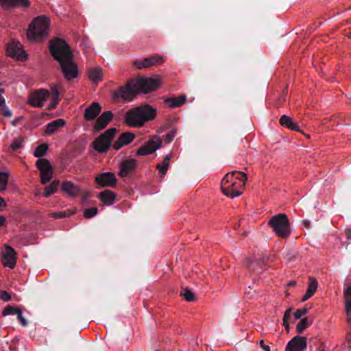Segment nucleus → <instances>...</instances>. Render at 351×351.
<instances>
[{
  "label": "nucleus",
  "mask_w": 351,
  "mask_h": 351,
  "mask_svg": "<svg viewBox=\"0 0 351 351\" xmlns=\"http://www.w3.org/2000/svg\"><path fill=\"white\" fill-rule=\"evenodd\" d=\"M21 140H16L12 144L11 147L13 149L16 150L21 147Z\"/></svg>",
  "instance_id": "37998d69"
},
{
  "label": "nucleus",
  "mask_w": 351,
  "mask_h": 351,
  "mask_svg": "<svg viewBox=\"0 0 351 351\" xmlns=\"http://www.w3.org/2000/svg\"><path fill=\"white\" fill-rule=\"evenodd\" d=\"M136 84L139 93L147 94L158 89L162 84V80L160 76L155 77H138L135 79Z\"/></svg>",
  "instance_id": "0eeeda50"
},
{
  "label": "nucleus",
  "mask_w": 351,
  "mask_h": 351,
  "mask_svg": "<svg viewBox=\"0 0 351 351\" xmlns=\"http://www.w3.org/2000/svg\"><path fill=\"white\" fill-rule=\"evenodd\" d=\"M247 175L242 171L228 173L222 179L221 189L222 193L232 198L239 196L245 187Z\"/></svg>",
  "instance_id": "7ed1b4c3"
},
{
  "label": "nucleus",
  "mask_w": 351,
  "mask_h": 351,
  "mask_svg": "<svg viewBox=\"0 0 351 351\" xmlns=\"http://www.w3.org/2000/svg\"><path fill=\"white\" fill-rule=\"evenodd\" d=\"M156 116V109L149 105L141 106L130 109L125 115V123L132 127H141L153 120Z\"/></svg>",
  "instance_id": "20e7f679"
},
{
  "label": "nucleus",
  "mask_w": 351,
  "mask_h": 351,
  "mask_svg": "<svg viewBox=\"0 0 351 351\" xmlns=\"http://www.w3.org/2000/svg\"><path fill=\"white\" fill-rule=\"evenodd\" d=\"M0 298L3 301L7 302L9 301L11 298L8 293L2 291L0 292Z\"/></svg>",
  "instance_id": "79ce46f5"
},
{
  "label": "nucleus",
  "mask_w": 351,
  "mask_h": 351,
  "mask_svg": "<svg viewBox=\"0 0 351 351\" xmlns=\"http://www.w3.org/2000/svg\"><path fill=\"white\" fill-rule=\"evenodd\" d=\"M6 52L8 56L16 60L24 61L27 59V53L16 40H12L8 44Z\"/></svg>",
  "instance_id": "1a4fd4ad"
},
{
  "label": "nucleus",
  "mask_w": 351,
  "mask_h": 351,
  "mask_svg": "<svg viewBox=\"0 0 351 351\" xmlns=\"http://www.w3.org/2000/svg\"><path fill=\"white\" fill-rule=\"evenodd\" d=\"M16 253L14 249L9 246H5L3 250L2 261L5 267L14 268L16 265Z\"/></svg>",
  "instance_id": "dca6fc26"
},
{
  "label": "nucleus",
  "mask_w": 351,
  "mask_h": 351,
  "mask_svg": "<svg viewBox=\"0 0 351 351\" xmlns=\"http://www.w3.org/2000/svg\"><path fill=\"white\" fill-rule=\"evenodd\" d=\"M101 110L100 105L97 102H94L85 109L84 118L88 121L93 120L100 113Z\"/></svg>",
  "instance_id": "412c9836"
},
{
  "label": "nucleus",
  "mask_w": 351,
  "mask_h": 351,
  "mask_svg": "<svg viewBox=\"0 0 351 351\" xmlns=\"http://www.w3.org/2000/svg\"><path fill=\"white\" fill-rule=\"evenodd\" d=\"M5 222V218L3 215H0V227H1Z\"/></svg>",
  "instance_id": "8fccbe9b"
},
{
  "label": "nucleus",
  "mask_w": 351,
  "mask_h": 351,
  "mask_svg": "<svg viewBox=\"0 0 351 351\" xmlns=\"http://www.w3.org/2000/svg\"><path fill=\"white\" fill-rule=\"evenodd\" d=\"M318 351H324V350H319Z\"/></svg>",
  "instance_id": "603ef678"
},
{
  "label": "nucleus",
  "mask_w": 351,
  "mask_h": 351,
  "mask_svg": "<svg viewBox=\"0 0 351 351\" xmlns=\"http://www.w3.org/2000/svg\"><path fill=\"white\" fill-rule=\"evenodd\" d=\"M95 182L102 187L113 186L117 184V178L114 173L106 172L97 175L95 177Z\"/></svg>",
  "instance_id": "2eb2a0df"
},
{
  "label": "nucleus",
  "mask_w": 351,
  "mask_h": 351,
  "mask_svg": "<svg viewBox=\"0 0 351 351\" xmlns=\"http://www.w3.org/2000/svg\"><path fill=\"white\" fill-rule=\"evenodd\" d=\"M260 346L265 350V351H271L270 347L269 346L265 345L264 341L261 340L259 342Z\"/></svg>",
  "instance_id": "a18cd8bd"
},
{
  "label": "nucleus",
  "mask_w": 351,
  "mask_h": 351,
  "mask_svg": "<svg viewBox=\"0 0 351 351\" xmlns=\"http://www.w3.org/2000/svg\"><path fill=\"white\" fill-rule=\"evenodd\" d=\"M7 204L3 198L0 197V211L3 210V209L6 207Z\"/></svg>",
  "instance_id": "49530a36"
},
{
  "label": "nucleus",
  "mask_w": 351,
  "mask_h": 351,
  "mask_svg": "<svg viewBox=\"0 0 351 351\" xmlns=\"http://www.w3.org/2000/svg\"><path fill=\"white\" fill-rule=\"evenodd\" d=\"M165 59L164 56L156 55L142 60H137L134 62V65L138 69H143L153 66L161 65L163 64Z\"/></svg>",
  "instance_id": "f8f14e48"
},
{
  "label": "nucleus",
  "mask_w": 351,
  "mask_h": 351,
  "mask_svg": "<svg viewBox=\"0 0 351 351\" xmlns=\"http://www.w3.org/2000/svg\"><path fill=\"white\" fill-rule=\"evenodd\" d=\"M311 324L312 321L308 320V318L306 317L302 318L296 325V332L298 334H301L307 327H308Z\"/></svg>",
  "instance_id": "2f4dec72"
},
{
  "label": "nucleus",
  "mask_w": 351,
  "mask_h": 351,
  "mask_svg": "<svg viewBox=\"0 0 351 351\" xmlns=\"http://www.w3.org/2000/svg\"><path fill=\"white\" fill-rule=\"evenodd\" d=\"M177 134L176 129L173 128L167 134L165 141L167 143H171Z\"/></svg>",
  "instance_id": "ea45409f"
},
{
  "label": "nucleus",
  "mask_w": 351,
  "mask_h": 351,
  "mask_svg": "<svg viewBox=\"0 0 351 351\" xmlns=\"http://www.w3.org/2000/svg\"><path fill=\"white\" fill-rule=\"evenodd\" d=\"M62 190L67 195L71 197H76L80 193V189L69 181L62 183Z\"/></svg>",
  "instance_id": "b1692460"
},
{
  "label": "nucleus",
  "mask_w": 351,
  "mask_h": 351,
  "mask_svg": "<svg viewBox=\"0 0 351 351\" xmlns=\"http://www.w3.org/2000/svg\"><path fill=\"white\" fill-rule=\"evenodd\" d=\"M97 213V208H90L84 210V216L86 219H90L94 216H95Z\"/></svg>",
  "instance_id": "4c0bfd02"
},
{
  "label": "nucleus",
  "mask_w": 351,
  "mask_h": 351,
  "mask_svg": "<svg viewBox=\"0 0 351 351\" xmlns=\"http://www.w3.org/2000/svg\"><path fill=\"white\" fill-rule=\"evenodd\" d=\"M136 167V161L134 159H128L120 165L119 176L121 178L126 177Z\"/></svg>",
  "instance_id": "f3484780"
},
{
  "label": "nucleus",
  "mask_w": 351,
  "mask_h": 351,
  "mask_svg": "<svg viewBox=\"0 0 351 351\" xmlns=\"http://www.w3.org/2000/svg\"><path fill=\"white\" fill-rule=\"evenodd\" d=\"M65 125V121L63 119H58L50 122L47 125L45 133L52 134L57 132L60 128Z\"/></svg>",
  "instance_id": "393cba45"
},
{
  "label": "nucleus",
  "mask_w": 351,
  "mask_h": 351,
  "mask_svg": "<svg viewBox=\"0 0 351 351\" xmlns=\"http://www.w3.org/2000/svg\"><path fill=\"white\" fill-rule=\"evenodd\" d=\"M112 119V113L111 111H106L103 112L100 117L97 119L94 129L95 130H101L106 127L108 123Z\"/></svg>",
  "instance_id": "a211bd4d"
},
{
  "label": "nucleus",
  "mask_w": 351,
  "mask_h": 351,
  "mask_svg": "<svg viewBox=\"0 0 351 351\" xmlns=\"http://www.w3.org/2000/svg\"><path fill=\"white\" fill-rule=\"evenodd\" d=\"M317 287L318 282L317 280L313 277H310L306 293L301 299V302H304L311 298L317 291Z\"/></svg>",
  "instance_id": "5701e85b"
},
{
  "label": "nucleus",
  "mask_w": 351,
  "mask_h": 351,
  "mask_svg": "<svg viewBox=\"0 0 351 351\" xmlns=\"http://www.w3.org/2000/svg\"><path fill=\"white\" fill-rule=\"evenodd\" d=\"M48 150V146L46 144H42L35 149L34 155L36 158H40L44 156Z\"/></svg>",
  "instance_id": "72a5a7b5"
},
{
  "label": "nucleus",
  "mask_w": 351,
  "mask_h": 351,
  "mask_svg": "<svg viewBox=\"0 0 351 351\" xmlns=\"http://www.w3.org/2000/svg\"><path fill=\"white\" fill-rule=\"evenodd\" d=\"M99 199L106 206L112 204L114 202L116 195L109 190H105L99 193Z\"/></svg>",
  "instance_id": "cd10ccee"
},
{
  "label": "nucleus",
  "mask_w": 351,
  "mask_h": 351,
  "mask_svg": "<svg viewBox=\"0 0 351 351\" xmlns=\"http://www.w3.org/2000/svg\"><path fill=\"white\" fill-rule=\"evenodd\" d=\"M58 185V181H53L49 186H47L45 189V191L43 193L44 197H49L51 194L54 193L57 190V186Z\"/></svg>",
  "instance_id": "f704fd0d"
},
{
  "label": "nucleus",
  "mask_w": 351,
  "mask_h": 351,
  "mask_svg": "<svg viewBox=\"0 0 351 351\" xmlns=\"http://www.w3.org/2000/svg\"><path fill=\"white\" fill-rule=\"evenodd\" d=\"M345 311L347 314L348 320L351 322V283L343 290Z\"/></svg>",
  "instance_id": "4be33fe9"
},
{
  "label": "nucleus",
  "mask_w": 351,
  "mask_h": 351,
  "mask_svg": "<svg viewBox=\"0 0 351 351\" xmlns=\"http://www.w3.org/2000/svg\"><path fill=\"white\" fill-rule=\"evenodd\" d=\"M307 312L308 310L306 308L297 309L293 313V317L295 319H299L302 317V316L305 315Z\"/></svg>",
  "instance_id": "58836bf2"
},
{
  "label": "nucleus",
  "mask_w": 351,
  "mask_h": 351,
  "mask_svg": "<svg viewBox=\"0 0 351 351\" xmlns=\"http://www.w3.org/2000/svg\"><path fill=\"white\" fill-rule=\"evenodd\" d=\"M2 314L4 316L10 315H16L18 319L20 321L21 324L24 326H27V320L22 315L21 310L16 306H6L3 311Z\"/></svg>",
  "instance_id": "6ab92c4d"
},
{
  "label": "nucleus",
  "mask_w": 351,
  "mask_h": 351,
  "mask_svg": "<svg viewBox=\"0 0 351 351\" xmlns=\"http://www.w3.org/2000/svg\"><path fill=\"white\" fill-rule=\"evenodd\" d=\"M72 213H70L69 211H63V212H59V213H54L52 214V216L57 218H63L66 216L71 215Z\"/></svg>",
  "instance_id": "a19ab883"
},
{
  "label": "nucleus",
  "mask_w": 351,
  "mask_h": 351,
  "mask_svg": "<svg viewBox=\"0 0 351 351\" xmlns=\"http://www.w3.org/2000/svg\"><path fill=\"white\" fill-rule=\"evenodd\" d=\"M171 157L172 154L169 153L163 158V160L161 163H158L156 165V168L162 176H165L166 174L169 166V161Z\"/></svg>",
  "instance_id": "c756f323"
},
{
  "label": "nucleus",
  "mask_w": 351,
  "mask_h": 351,
  "mask_svg": "<svg viewBox=\"0 0 351 351\" xmlns=\"http://www.w3.org/2000/svg\"><path fill=\"white\" fill-rule=\"evenodd\" d=\"M138 93L135 80H133L129 82L126 86L121 88L115 96L124 100H132Z\"/></svg>",
  "instance_id": "9d476101"
},
{
  "label": "nucleus",
  "mask_w": 351,
  "mask_h": 351,
  "mask_svg": "<svg viewBox=\"0 0 351 351\" xmlns=\"http://www.w3.org/2000/svg\"><path fill=\"white\" fill-rule=\"evenodd\" d=\"M134 138V135L132 133H123L119 138L114 142L113 148L116 150H119L122 147L130 143Z\"/></svg>",
  "instance_id": "aec40b11"
},
{
  "label": "nucleus",
  "mask_w": 351,
  "mask_h": 351,
  "mask_svg": "<svg viewBox=\"0 0 351 351\" xmlns=\"http://www.w3.org/2000/svg\"><path fill=\"white\" fill-rule=\"evenodd\" d=\"M3 93L4 90L2 88L0 89V112L4 117H10L12 116V113L5 105V100L3 97Z\"/></svg>",
  "instance_id": "7c9ffc66"
},
{
  "label": "nucleus",
  "mask_w": 351,
  "mask_h": 351,
  "mask_svg": "<svg viewBox=\"0 0 351 351\" xmlns=\"http://www.w3.org/2000/svg\"><path fill=\"white\" fill-rule=\"evenodd\" d=\"M8 181V174L6 173H0V191L6 189Z\"/></svg>",
  "instance_id": "e433bc0d"
},
{
  "label": "nucleus",
  "mask_w": 351,
  "mask_h": 351,
  "mask_svg": "<svg viewBox=\"0 0 351 351\" xmlns=\"http://www.w3.org/2000/svg\"><path fill=\"white\" fill-rule=\"evenodd\" d=\"M49 49L53 57L59 62L64 77L67 80L76 78L79 73L78 67L67 44L57 38L51 41Z\"/></svg>",
  "instance_id": "f257e3e1"
},
{
  "label": "nucleus",
  "mask_w": 351,
  "mask_h": 351,
  "mask_svg": "<svg viewBox=\"0 0 351 351\" xmlns=\"http://www.w3.org/2000/svg\"><path fill=\"white\" fill-rule=\"evenodd\" d=\"M50 19L42 15L36 17L31 22L27 30V39L32 42H40L47 38L50 32Z\"/></svg>",
  "instance_id": "39448f33"
},
{
  "label": "nucleus",
  "mask_w": 351,
  "mask_h": 351,
  "mask_svg": "<svg viewBox=\"0 0 351 351\" xmlns=\"http://www.w3.org/2000/svg\"><path fill=\"white\" fill-rule=\"evenodd\" d=\"M268 224L278 237L287 239L291 234V225L285 214L280 213L272 217Z\"/></svg>",
  "instance_id": "423d86ee"
},
{
  "label": "nucleus",
  "mask_w": 351,
  "mask_h": 351,
  "mask_svg": "<svg viewBox=\"0 0 351 351\" xmlns=\"http://www.w3.org/2000/svg\"><path fill=\"white\" fill-rule=\"evenodd\" d=\"M36 165L40 173V181L46 184L52 178V167L49 162L45 159H39L36 161Z\"/></svg>",
  "instance_id": "9b49d317"
},
{
  "label": "nucleus",
  "mask_w": 351,
  "mask_h": 351,
  "mask_svg": "<svg viewBox=\"0 0 351 351\" xmlns=\"http://www.w3.org/2000/svg\"><path fill=\"white\" fill-rule=\"evenodd\" d=\"M295 284H296V282H295V281H291V282H289L287 284V286H289V287H291V286H294Z\"/></svg>",
  "instance_id": "3c124183"
},
{
  "label": "nucleus",
  "mask_w": 351,
  "mask_h": 351,
  "mask_svg": "<svg viewBox=\"0 0 351 351\" xmlns=\"http://www.w3.org/2000/svg\"><path fill=\"white\" fill-rule=\"evenodd\" d=\"M0 4L5 9L14 6H29V2L27 0H0Z\"/></svg>",
  "instance_id": "bb28decb"
},
{
  "label": "nucleus",
  "mask_w": 351,
  "mask_h": 351,
  "mask_svg": "<svg viewBox=\"0 0 351 351\" xmlns=\"http://www.w3.org/2000/svg\"><path fill=\"white\" fill-rule=\"evenodd\" d=\"M60 101V93L57 86H52L49 90L40 89L31 93L27 103L34 108L45 106L47 110L56 107Z\"/></svg>",
  "instance_id": "f03ea898"
},
{
  "label": "nucleus",
  "mask_w": 351,
  "mask_h": 351,
  "mask_svg": "<svg viewBox=\"0 0 351 351\" xmlns=\"http://www.w3.org/2000/svg\"><path fill=\"white\" fill-rule=\"evenodd\" d=\"M89 79L94 83H98L103 78V73L100 67H93L88 70Z\"/></svg>",
  "instance_id": "c85d7f7f"
},
{
  "label": "nucleus",
  "mask_w": 351,
  "mask_h": 351,
  "mask_svg": "<svg viewBox=\"0 0 351 351\" xmlns=\"http://www.w3.org/2000/svg\"><path fill=\"white\" fill-rule=\"evenodd\" d=\"M306 348V337L297 335L288 342L285 351H305Z\"/></svg>",
  "instance_id": "4468645a"
},
{
  "label": "nucleus",
  "mask_w": 351,
  "mask_h": 351,
  "mask_svg": "<svg viewBox=\"0 0 351 351\" xmlns=\"http://www.w3.org/2000/svg\"><path fill=\"white\" fill-rule=\"evenodd\" d=\"M161 146L160 138L155 136L152 137L145 145L141 147L136 152L138 156H146L151 154L159 149Z\"/></svg>",
  "instance_id": "ddd939ff"
},
{
  "label": "nucleus",
  "mask_w": 351,
  "mask_h": 351,
  "mask_svg": "<svg viewBox=\"0 0 351 351\" xmlns=\"http://www.w3.org/2000/svg\"><path fill=\"white\" fill-rule=\"evenodd\" d=\"M186 101L185 96H180L169 100V105L171 108L179 107L184 104Z\"/></svg>",
  "instance_id": "473e14b6"
},
{
  "label": "nucleus",
  "mask_w": 351,
  "mask_h": 351,
  "mask_svg": "<svg viewBox=\"0 0 351 351\" xmlns=\"http://www.w3.org/2000/svg\"><path fill=\"white\" fill-rule=\"evenodd\" d=\"M279 122L282 126L287 128L289 130L300 131L297 123L294 122L291 117L284 114L280 117Z\"/></svg>",
  "instance_id": "a878e982"
},
{
  "label": "nucleus",
  "mask_w": 351,
  "mask_h": 351,
  "mask_svg": "<svg viewBox=\"0 0 351 351\" xmlns=\"http://www.w3.org/2000/svg\"><path fill=\"white\" fill-rule=\"evenodd\" d=\"M115 133L116 129L114 128L106 130L93 142V148L99 152H106L109 149Z\"/></svg>",
  "instance_id": "6e6552de"
},
{
  "label": "nucleus",
  "mask_w": 351,
  "mask_h": 351,
  "mask_svg": "<svg viewBox=\"0 0 351 351\" xmlns=\"http://www.w3.org/2000/svg\"><path fill=\"white\" fill-rule=\"evenodd\" d=\"M291 312V308L287 309V310L285 312V314H284V316H283V319H285V320H288V319H289V317H290Z\"/></svg>",
  "instance_id": "de8ad7c7"
},
{
  "label": "nucleus",
  "mask_w": 351,
  "mask_h": 351,
  "mask_svg": "<svg viewBox=\"0 0 351 351\" xmlns=\"http://www.w3.org/2000/svg\"><path fill=\"white\" fill-rule=\"evenodd\" d=\"M282 325L285 326L287 331L289 330V324L288 323V320H285V319H282Z\"/></svg>",
  "instance_id": "09e8293b"
},
{
  "label": "nucleus",
  "mask_w": 351,
  "mask_h": 351,
  "mask_svg": "<svg viewBox=\"0 0 351 351\" xmlns=\"http://www.w3.org/2000/svg\"><path fill=\"white\" fill-rule=\"evenodd\" d=\"M345 234L347 237V244H350L351 243V230L346 229L345 230Z\"/></svg>",
  "instance_id": "c03bdc74"
},
{
  "label": "nucleus",
  "mask_w": 351,
  "mask_h": 351,
  "mask_svg": "<svg viewBox=\"0 0 351 351\" xmlns=\"http://www.w3.org/2000/svg\"><path fill=\"white\" fill-rule=\"evenodd\" d=\"M180 295L187 302L193 301L195 299L193 293L187 289H182L180 291Z\"/></svg>",
  "instance_id": "c9c22d12"
}]
</instances>
